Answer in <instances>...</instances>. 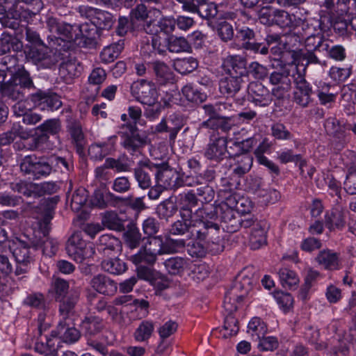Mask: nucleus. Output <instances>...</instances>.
Instances as JSON below:
<instances>
[{"instance_id":"nucleus-1","label":"nucleus","mask_w":356,"mask_h":356,"mask_svg":"<svg viewBox=\"0 0 356 356\" xmlns=\"http://www.w3.org/2000/svg\"><path fill=\"white\" fill-rule=\"evenodd\" d=\"M180 217L181 219L172 225L170 232L172 234L183 235L189 232L192 237L202 240L207 236L209 228L218 229L213 222L216 215L207 208L199 209L193 213L189 209H182Z\"/></svg>"},{"instance_id":"nucleus-2","label":"nucleus","mask_w":356,"mask_h":356,"mask_svg":"<svg viewBox=\"0 0 356 356\" xmlns=\"http://www.w3.org/2000/svg\"><path fill=\"white\" fill-rule=\"evenodd\" d=\"M130 15L134 25L142 23L144 31L152 35L159 33H171L175 29V22L172 18L164 17L159 9L147 11L143 4L138 5Z\"/></svg>"},{"instance_id":"nucleus-3","label":"nucleus","mask_w":356,"mask_h":356,"mask_svg":"<svg viewBox=\"0 0 356 356\" xmlns=\"http://www.w3.org/2000/svg\"><path fill=\"white\" fill-rule=\"evenodd\" d=\"M306 64H300L299 59L296 58L290 65V72H292L293 82L295 84V90L293 92L294 101L302 107H306L311 102V95L312 88L310 84L305 79V72Z\"/></svg>"},{"instance_id":"nucleus-4","label":"nucleus","mask_w":356,"mask_h":356,"mask_svg":"<svg viewBox=\"0 0 356 356\" xmlns=\"http://www.w3.org/2000/svg\"><path fill=\"white\" fill-rule=\"evenodd\" d=\"M132 96L144 105H152L157 102L159 95L156 86L152 81L140 79L131 86Z\"/></svg>"},{"instance_id":"nucleus-5","label":"nucleus","mask_w":356,"mask_h":356,"mask_svg":"<svg viewBox=\"0 0 356 356\" xmlns=\"http://www.w3.org/2000/svg\"><path fill=\"white\" fill-rule=\"evenodd\" d=\"M26 57L43 67L49 68L58 62L60 56L44 43L30 46L25 50Z\"/></svg>"},{"instance_id":"nucleus-6","label":"nucleus","mask_w":356,"mask_h":356,"mask_svg":"<svg viewBox=\"0 0 356 356\" xmlns=\"http://www.w3.org/2000/svg\"><path fill=\"white\" fill-rule=\"evenodd\" d=\"M67 254L75 261L81 263L85 259L90 257L95 252L90 244H87L81 238L79 233H74L68 239L66 245Z\"/></svg>"},{"instance_id":"nucleus-7","label":"nucleus","mask_w":356,"mask_h":356,"mask_svg":"<svg viewBox=\"0 0 356 356\" xmlns=\"http://www.w3.org/2000/svg\"><path fill=\"white\" fill-rule=\"evenodd\" d=\"M163 240L161 237H154L139 250V252L131 256L130 260L138 265L143 262L153 264L158 254H162Z\"/></svg>"},{"instance_id":"nucleus-8","label":"nucleus","mask_w":356,"mask_h":356,"mask_svg":"<svg viewBox=\"0 0 356 356\" xmlns=\"http://www.w3.org/2000/svg\"><path fill=\"white\" fill-rule=\"evenodd\" d=\"M79 12L91 22L97 29H109L113 24V16L107 11L88 6L79 7Z\"/></svg>"},{"instance_id":"nucleus-9","label":"nucleus","mask_w":356,"mask_h":356,"mask_svg":"<svg viewBox=\"0 0 356 356\" xmlns=\"http://www.w3.org/2000/svg\"><path fill=\"white\" fill-rule=\"evenodd\" d=\"M243 225L244 227H252L249 238L252 249H259L266 244V233L268 229L266 221H254L251 223L248 220H245L243 221Z\"/></svg>"},{"instance_id":"nucleus-10","label":"nucleus","mask_w":356,"mask_h":356,"mask_svg":"<svg viewBox=\"0 0 356 356\" xmlns=\"http://www.w3.org/2000/svg\"><path fill=\"white\" fill-rule=\"evenodd\" d=\"M157 166L149 161H143L134 170V177L140 188H149L152 185V176H156Z\"/></svg>"},{"instance_id":"nucleus-11","label":"nucleus","mask_w":356,"mask_h":356,"mask_svg":"<svg viewBox=\"0 0 356 356\" xmlns=\"http://www.w3.org/2000/svg\"><path fill=\"white\" fill-rule=\"evenodd\" d=\"M47 26L52 33L57 34L63 41L71 42L76 38L77 33L72 25L58 22L56 18L50 17L47 20Z\"/></svg>"},{"instance_id":"nucleus-12","label":"nucleus","mask_w":356,"mask_h":356,"mask_svg":"<svg viewBox=\"0 0 356 356\" xmlns=\"http://www.w3.org/2000/svg\"><path fill=\"white\" fill-rule=\"evenodd\" d=\"M9 248L13 257L15 258L17 263L26 266L32 261L33 257L30 247L28 246L25 242L15 238L10 242Z\"/></svg>"},{"instance_id":"nucleus-13","label":"nucleus","mask_w":356,"mask_h":356,"mask_svg":"<svg viewBox=\"0 0 356 356\" xmlns=\"http://www.w3.org/2000/svg\"><path fill=\"white\" fill-rule=\"evenodd\" d=\"M270 82L275 87L272 89V93L277 98H282L291 88V79L289 72H274L270 76Z\"/></svg>"},{"instance_id":"nucleus-14","label":"nucleus","mask_w":356,"mask_h":356,"mask_svg":"<svg viewBox=\"0 0 356 356\" xmlns=\"http://www.w3.org/2000/svg\"><path fill=\"white\" fill-rule=\"evenodd\" d=\"M60 126L57 120H48L36 128L37 131H41L42 134L38 136L33 138V143L30 145L29 149H35L48 139V134H56L60 130Z\"/></svg>"},{"instance_id":"nucleus-15","label":"nucleus","mask_w":356,"mask_h":356,"mask_svg":"<svg viewBox=\"0 0 356 356\" xmlns=\"http://www.w3.org/2000/svg\"><path fill=\"white\" fill-rule=\"evenodd\" d=\"M248 94L250 100L257 106H268L272 100L268 90L260 83H251L248 87Z\"/></svg>"},{"instance_id":"nucleus-16","label":"nucleus","mask_w":356,"mask_h":356,"mask_svg":"<svg viewBox=\"0 0 356 356\" xmlns=\"http://www.w3.org/2000/svg\"><path fill=\"white\" fill-rule=\"evenodd\" d=\"M229 141L224 137H220L211 141L206 148L204 155L210 160L219 161L226 156Z\"/></svg>"},{"instance_id":"nucleus-17","label":"nucleus","mask_w":356,"mask_h":356,"mask_svg":"<svg viewBox=\"0 0 356 356\" xmlns=\"http://www.w3.org/2000/svg\"><path fill=\"white\" fill-rule=\"evenodd\" d=\"M222 67L227 74L242 77L246 73V61L241 56H229L223 60Z\"/></svg>"},{"instance_id":"nucleus-18","label":"nucleus","mask_w":356,"mask_h":356,"mask_svg":"<svg viewBox=\"0 0 356 356\" xmlns=\"http://www.w3.org/2000/svg\"><path fill=\"white\" fill-rule=\"evenodd\" d=\"M207 2L193 1L187 4L184 10L191 13H197L200 16L208 19L214 18L218 14L217 6L213 3Z\"/></svg>"},{"instance_id":"nucleus-19","label":"nucleus","mask_w":356,"mask_h":356,"mask_svg":"<svg viewBox=\"0 0 356 356\" xmlns=\"http://www.w3.org/2000/svg\"><path fill=\"white\" fill-rule=\"evenodd\" d=\"M159 34L163 36H159L160 40H163L162 44H164L165 47L167 46L168 50L171 52L186 51L190 49L189 42L184 38L174 35L168 37L167 35L169 33L165 34L164 33H159Z\"/></svg>"},{"instance_id":"nucleus-20","label":"nucleus","mask_w":356,"mask_h":356,"mask_svg":"<svg viewBox=\"0 0 356 356\" xmlns=\"http://www.w3.org/2000/svg\"><path fill=\"white\" fill-rule=\"evenodd\" d=\"M205 238L206 237L202 240L197 239L198 241L193 242L192 244L188 245V252L191 256L193 257H202L207 251L214 254L221 251L220 245L216 243L213 242L212 244H210L209 242H207V244L202 243V242Z\"/></svg>"},{"instance_id":"nucleus-21","label":"nucleus","mask_w":356,"mask_h":356,"mask_svg":"<svg viewBox=\"0 0 356 356\" xmlns=\"http://www.w3.org/2000/svg\"><path fill=\"white\" fill-rule=\"evenodd\" d=\"M21 88H31L33 86V81L30 78L29 72L25 70L23 67H19L17 71L13 74L11 78V81L8 86V89L10 90L13 86L16 87L17 95H12L13 98H18L19 96V90L18 86Z\"/></svg>"},{"instance_id":"nucleus-22","label":"nucleus","mask_w":356,"mask_h":356,"mask_svg":"<svg viewBox=\"0 0 356 356\" xmlns=\"http://www.w3.org/2000/svg\"><path fill=\"white\" fill-rule=\"evenodd\" d=\"M31 131L24 129L19 124H13L10 130L0 134V145H7L11 143L17 137L27 139L31 136Z\"/></svg>"},{"instance_id":"nucleus-23","label":"nucleus","mask_w":356,"mask_h":356,"mask_svg":"<svg viewBox=\"0 0 356 356\" xmlns=\"http://www.w3.org/2000/svg\"><path fill=\"white\" fill-rule=\"evenodd\" d=\"M99 250L104 252V254L113 256L118 255L122 250L121 243L117 238L104 234L99 238Z\"/></svg>"},{"instance_id":"nucleus-24","label":"nucleus","mask_w":356,"mask_h":356,"mask_svg":"<svg viewBox=\"0 0 356 356\" xmlns=\"http://www.w3.org/2000/svg\"><path fill=\"white\" fill-rule=\"evenodd\" d=\"M90 284L97 292L106 295L113 294L117 289L116 284L103 275H98L92 278Z\"/></svg>"},{"instance_id":"nucleus-25","label":"nucleus","mask_w":356,"mask_h":356,"mask_svg":"<svg viewBox=\"0 0 356 356\" xmlns=\"http://www.w3.org/2000/svg\"><path fill=\"white\" fill-rule=\"evenodd\" d=\"M34 101L38 102L37 105L42 111H53L58 109L62 105L59 97L55 94H39L34 97Z\"/></svg>"},{"instance_id":"nucleus-26","label":"nucleus","mask_w":356,"mask_h":356,"mask_svg":"<svg viewBox=\"0 0 356 356\" xmlns=\"http://www.w3.org/2000/svg\"><path fill=\"white\" fill-rule=\"evenodd\" d=\"M241 82V76L227 74L220 80L219 88L221 93L233 95L240 90Z\"/></svg>"},{"instance_id":"nucleus-27","label":"nucleus","mask_w":356,"mask_h":356,"mask_svg":"<svg viewBox=\"0 0 356 356\" xmlns=\"http://www.w3.org/2000/svg\"><path fill=\"white\" fill-rule=\"evenodd\" d=\"M235 163L232 165L233 174L241 177L250 171L252 166L253 159L248 154H236Z\"/></svg>"},{"instance_id":"nucleus-28","label":"nucleus","mask_w":356,"mask_h":356,"mask_svg":"<svg viewBox=\"0 0 356 356\" xmlns=\"http://www.w3.org/2000/svg\"><path fill=\"white\" fill-rule=\"evenodd\" d=\"M316 261L319 265L328 270H336L339 265L338 254L329 250L320 252L316 257Z\"/></svg>"},{"instance_id":"nucleus-29","label":"nucleus","mask_w":356,"mask_h":356,"mask_svg":"<svg viewBox=\"0 0 356 356\" xmlns=\"http://www.w3.org/2000/svg\"><path fill=\"white\" fill-rule=\"evenodd\" d=\"M155 329L154 323L145 320L140 322L134 332V338L137 342L147 341L152 336Z\"/></svg>"},{"instance_id":"nucleus-30","label":"nucleus","mask_w":356,"mask_h":356,"mask_svg":"<svg viewBox=\"0 0 356 356\" xmlns=\"http://www.w3.org/2000/svg\"><path fill=\"white\" fill-rule=\"evenodd\" d=\"M115 139V137H112L108 143L91 145L88 149L90 157L95 160H102L113 149Z\"/></svg>"},{"instance_id":"nucleus-31","label":"nucleus","mask_w":356,"mask_h":356,"mask_svg":"<svg viewBox=\"0 0 356 356\" xmlns=\"http://www.w3.org/2000/svg\"><path fill=\"white\" fill-rule=\"evenodd\" d=\"M81 67L75 60H67L63 63L59 67V74L67 83H70L81 73Z\"/></svg>"},{"instance_id":"nucleus-32","label":"nucleus","mask_w":356,"mask_h":356,"mask_svg":"<svg viewBox=\"0 0 356 356\" xmlns=\"http://www.w3.org/2000/svg\"><path fill=\"white\" fill-rule=\"evenodd\" d=\"M124 49V42L122 40L116 43L107 46L103 49L101 52V60L105 63H109L114 61L120 55Z\"/></svg>"},{"instance_id":"nucleus-33","label":"nucleus","mask_w":356,"mask_h":356,"mask_svg":"<svg viewBox=\"0 0 356 356\" xmlns=\"http://www.w3.org/2000/svg\"><path fill=\"white\" fill-rule=\"evenodd\" d=\"M175 172L172 170L163 169L156 172V186L162 189H168L171 188L175 183Z\"/></svg>"},{"instance_id":"nucleus-34","label":"nucleus","mask_w":356,"mask_h":356,"mask_svg":"<svg viewBox=\"0 0 356 356\" xmlns=\"http://www.w3.org/2000/svg\"><path fill=\"white\" fill-rule=\"evenodd\" d=\"M248 333L253 340L257 341L267 332L266 323L259 318H252L248 325Z\"/></svg>"},{"instance_id":"nucleus-35","label":"nucleus","mask_w":356,"mask_h":356,"mask_svg":"<svg viewBox=\"0 0 356 356\" xmlns=\"http://www.w3.org/2000/svg\"><path fill=\"white\" fill-rule=\"evenodd\" d=\"M152 65L157 79L161 84L172 82L174 81L173 72L164 63L155 61L152 63Z\"/></svg>"},{"instance_id":"nucleus-36","label":"nucleus","mask_w":356,"mask_h":356,"mask_svg":"<svg viewBox=\"0 0 356 356\" xmlns=\"http://www.w3.org/2000/svg\"><path fill=\"white\" fill-rule=\"evenodd\" d=\"M22 45L16 38L11 35L3 33L0 37V55L6 54L11 49L18 51Z\"/></svg>"},{"instance_id":"nucleus-37","label":"nucleus","mask_w":356,"mask_h":356,"mask_svg":"<svg viewBox=\"0 0 356 356\" xmlns=\"http://www.w3.org/2000/svg\"><path fill=\"white\" fill-rule=\"evenodd\" d=\"M102 267L104 270L113 275H120L125 272L126 264L118 258H109L102 262Z\"/></svg>"},{"instance_id":"nucleus-38","label":"nucleus","mask_w":356,"mask_h":356,"mask_svg":"<svg viewBox=\"0 0 356 356\" xmlns=\"http://www.w3.org/2000/svg\"><path fill=\"white\" fill-rule=\"evenodd\" d=\"M11 188L13 191L27 197H37V184L35 183L19 181L11 184Z\"/></svg>"},{"instance_id":"nucleus-39","label":"nucleus","mask_w":356,"mask_h":356,"mask_svg":"<svg viewBox=\"0 0 356 356\" xmlns=\"http://www.w3.org/2000/svg\"><path fill=\"white\" fill-rule=\"evenodd\" d=\"M279 277L281 284L286 289L296 286L299 283V278L296 273L286 268H281L279 271Z\"/></svg>"},{"instance_id":"nucleus-40","label":"nucleus","mask_w":356,"mask_h":356,"mask_svg":"<svg viewBox=\"0 0 356 356\" xmlns=\"http://www.w3.org/2000/svg\"><path fill=\"white\" fill-rule=\"evenodd\" d=\"M81 326L86 334L92 335L103 327L102 319L96 316L87 317L83 321Z\"/></svg>"},{"instance_id":"nucleus-41","label":"nucleus","mask_w":356,"mask_h":356,"mask_svg":"<svg viewBox=\"0 0 356 356\" xmlns=\"http://www.w3.org/2000/svg\"><path fill=\"white\" fill-rule=\"evenodd\" d=\"M198 66L197 60L193 57L179 58L175 60V69L180 74L190 73Z\"/></svg>"},{"instance_id":"nucleus-42","label":"nucleus","mask_w":356,"mask_h":356,"mask_svg":"<svg viewBox=\"0 0 356 356\" xmlns=\"http://www.w3.org/2000/svg\"><path fill=\"white\" fill-rule=\"evenodd\" d=\"M57 330L60 337L65 342L74 343L79 339L80 333L79 330L73 327H67L65 323H60Z\"/></svg>"},{"instance_id":"nucleus-43","label":"nucleus","mask_w":356,"mask_h":356,"mask_svg":"<svg viewBox=\"0 0 356 356\" xmlns=\"http://www.w3.org/2000/svg\"><path fill=\"white\" fill-rule=\"evenodd\" d=\"M229 143L231 144L229 148L236 150L235 155L236 154H245V152L252 149L253 146L256 144V141L253 138H249L242 141L229 139Z\"/></svg>"},{"instance_id":"nucleus-44","label":"nucleus","mask_w":356,"mask_h":356,"mask_svg":"<svg viewBox=\"0 0 356 356\" xmlns=\"http://www.w3.org/2000/svg\"><path fill=\"white\" fill-rule=\"evenodd\" d=\"M325 225L330 229H341L345 225L343 213L339 210H334L325 217Z\"/></svg>"},{"instance_id":"nucleus-45","label":"nucleus","mask_w":356,"mask_h":356,"mask_svg":"<svg viewBox=\"0 0 356 356\" xmlns=\"http://www.w3.org/2000/svg\"><path fill=\"white\" fill-rule=\"evenodd\" d=\"M124 238L127 245L131 248H136L141 239V234L138 229L134 225H129L124 234Z\"/></svg>"},{"instance_id":"nucleus-46","label":"nucleus","mask_w":356,"mask_h":356,"mask_svg":"<svg viewBox=\"0 0 356 356\" xmlns=\"http://www.w3.org/2000/svg\"><path fill=\"white\" fill-rule=\"evenodd\" d=\"M273 297L280 308L284 312H288L291 308H293L294 300L290 293L282 291H276L273 293Z\"/></svg>"},{"instance_id":"nucleus-47","label":"nucleus","mask_w":356,"mask_h":356,"mask_svg":"<svg viewBox=\"0 0 356 356\" xmlns=\"http://www.w3.org/2000/svg\"><path fill=\"white\" fill-rule=\"evenodd\" d=\"M102 224L110 229L120 230L123 227V221L115 212L110 211L104 214Z\"/></svg>"},{"instance_id":"nucleus-48","label":"nucleus","mask_w":356,"mask_h":356,"mask_svg":"<svg viewBox=\"0 0 356 356\" xmlns=\"http://www.w3.org/2000/svg\"><path fill=\"white\" fill-rule=\"evenodd\" d=\"M181 91L186 99L191 102H202L207 97L204 92H201L191 84L184 86Z\"/></svg>"},{"instance_id":"nucleus-49","label":"nucleus","mask_w":356,"mask_h":356,"mask_svg":"<svg viewBox=\"0 0 356 356\" xmlns=\"http://www.w3.org/2000/svg\"><path fill=\"white\" fill-rule=\"evenodd\" d=\"M166 270L170 274H177L184 270L187 266V262L181 257H172L164 262Z\"/></svg>"},{"instance_id":"nucleus-50","label":"nucleus","mask_w":356,"mask_h":356,"mask_svg":"<svg viewBox=\"0 0 356 356\" xmlns=\"http://www.w3.org/2000/svg\"><path fill=\"white\" fill-rule=\"evenodd\" d=\"M237 319L232 315H228L225 320L222 330H221L224 337H229L236 335L238 332Z\"/></svg>"},{"instance_id":"nucleus-51","label":"nucleus","mask_w":356,"mask_h":356,"mask_svg":"<svg viewBox=\"0 0 356 356\" xmlns=\"http://www.w3.org/2000/svg\"><path fill=\"white\" fill-rule=\"evenodd\" d=\"M278 159L282 163L289 162H299V168L302 174L304 172V167L306 165V162L302 160L299 155H294L291 150H285L279 153Z\"/></svg>"},{"instance_id":"nucleus-52","label":"nucleus","mask_w":356,"mask_h":356,"mask_svg":"<svg viewBox=\"0 0 356 356\" xmlns=\"http://www.w3.org/2000/svg\"><path fill=\"white\" fill-rule=\"evenodd\" d=\"M178 328V324L172 320H169L158 328V333L162 341L174 334Z\"/></svg>"},{"instance_id":"nucleus-53","label":"nucleus","mask_w":356,"mask_h":356,"mask_svg":"<svg viewBox=\"0 0 356 356\" xmlns=\"http://www.w3.org/2000/svg\"><path fill=\"white\" fill-rule=\"evenodd\" d=\"M78 300L79 295L77 293H75L67 298H63V299H61V301H60V304L59 306V310L60 314L63 315L64 318L72 311Z\"/></svg>"},{"instance_id":"nucleus-54","label":"nucleus","mask_w":356,"mask_h":356,"mask_svg":"<svg viewBox=\"0 0 356 356\" xmlns=\"http://www.w3.org/2000/svg\"><path fill=\"white\" fill-rule=\"evenodd\" d=\"M253 282V279L248 275H244L243 273L240 275L239 280H237L234 287V290H239L242 293L238 296L239 298H243L249 293L252 289Z\"/></svg>"},{"instance_id":"nucleus-55","label":"nucleus","mask_w":356,"mask_h":356,"mask_svg":"<svg viewBox=\"0 0 356 356\" xmlns=\"http://www.w3.org/2000/svg\"><path fill=\"white\" fill-rule=\"evenodd\" d=\"M165 46L162 44V42L159 40L155 36L152 38V42H147L141 47V51L145 55H149L152 52H158L162 54L165 50Z\"/></svg>"},{"instance_id":"nucleus-56","label":"nucleus","mask_w":356,"mask_h":356,"mask_svg":"<svg viewBox=\"0 0 356 356\" xmlns=\"http://www.w3.org/2000/svg\"><path fill=\"white\" fill-rule=\"evenodd\" d=\"M88 194L84 188L77 189L72 195L71 207L74 211H79L87 201Z\"/></svg>"},{"instance_id":"nucleus-57","label":"nucleus","mask_w":356,"mask_h":356,"mask_svg":"<svg viewBox=\"0 0 356 356\" xmlns=\"http://www.w3.org/2000/svg\"><path fill=\"white\" fill-rule=\"evenodd\" d=\"M69 289V283L63 279L56 278L52 282V291L55 293L56 299L61 301Z\"/></svg>"},{"instance_id":"nucleus-58","label":"nucleus","mask_w":356,"mask_h":356,"mask_svg":"<svg viewBox=\"0 0 356 356\" xmlns=\"http://www.w3.org/2000/svg\"><path fill=\"white\" fill-rule=\"evenodd\" d=\"M209 267L205 263L195 264L192 269L193 279L197 282L204 280L209 276Z\"/></svg>"},{"instance_id":"nucleus-59","label":"nucleus","mask_w":356,"mask_h":356,"mask_svg":"<svg viewBox=\"0 0 356 356\" xmlns=\"http://www.w3.org/2000/svg\"><path fill=\"white\" fill-rule=\"evenodd\" d=\"M276 10V9L268 6L262 8L259 13L260 22L266 25L273 24Z\"/></svg>"},{"instance_id":"nucleus-60","label":"nucleus","mask_w":356,"mask_h":356,"mask_svg":"<svg viewBox=\"0 0 356 356\" xmlns=\"http://www.w3.org/2000/svg\"><path fill=\"white\" fill-rule=\"evenodd\" d=\"M257 341H259L258 348L264 351H272L278 346V341L274 337L263 336Z\"/></svg>"},{"instance_id":"nucleus-61","label":"nucleus","mask_w":356,"mask_h":356,"mask_svg":"<svg viewBox=\"0 0 356 356\" xmlns=\"http://www.w3.org/2000/svg\"><path fill=\"white\" fill-rule=\"evenodd\" d=\"M329 74L335 81H344L350 75V70L348 68H340L337 67H332L330 70Z\"/></svg>"},{"instance_id":"nucleus-62","label":"nucleus","mask_w":356,"mask_h":356,"mask_svg":"<svg viewBox=\"0 0 356 356\" xmlns=\"http://www.w3.org/2000/svg\"><path fill=\"white\" fill-rule=\"evenodd\" d=\"M51 172V166L49 163L43 161H38L37 160L33 173V177L35 179H40L42 177L49 175Z\"/></svg>"},{"instance_id":"nucleus-63","label":"nucleus","mask_w":356,"mask_h":356,"mask_svg":"<svg viewBox=\"0 0 356 356\" xmlns=\"http://www.w3.org/2000/svg\"><path fill=\"white\" fill-rule=\"evenodd\" d=\"M274 24L282 28L290 26L292 24L291 16L284 10H277Z\"/></svg>"},{"instance_id":"nucleus-64","label":"nucleus","mask_w":356,"mask_h":356,"mask_svg":"<svg viewBox=\"0 0 356 356\" xmlns=\"http://www.w3.org/2000/svg\"><path fill=\"white\" fill-rule=\"evenodd\" d=\"M272 135L277 140H288L291 134L282 124H275L271 127Z\"/></svg>"}]
</instances>
